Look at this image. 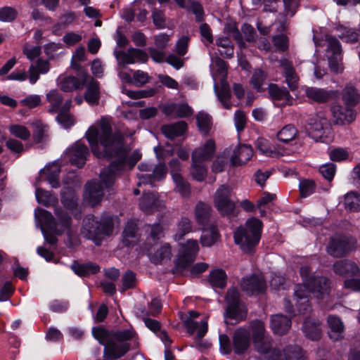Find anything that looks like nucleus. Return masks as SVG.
<instances>
[{
  "label": "nucleus",
  "instance_id": "1",
  "mask_svg": "<svg viewBox=\"0 0 360 360\" xmlns=\"http://www.w3.org/2000/svg\"><path fill=\"white\" fill-rule=\"evenodd\" d=\"M85 137L96 158H114L107 167L101 170V178L107 186L113 183L127 165L132 168L139 160V158L128 160L122 133L119 131L113 132L108 121L102 120L99 129L94 126L90 127Z\"/></svg>",
  "mask_w": 360,
  "mask_h": 360
},
{
  "label": "nucleus",
  "instance_id": "2",
  "mask_svg": "<svg viewBox=\"0 0 360 360\" xmlns=\"http://www.w3.org/2000/svg\"><path fill=\"white\" fill-rule=\"evenodd\" d=\"M263 224L256 218L248 219L243 226H238L233 232L234 243L245 253L252 254L262 236Z\"/></svg>",
  "mask_w": 360,
  "mask_h": 360
},
{
  "label": "nucleus",
  "instance_id": "3",
  "mask_svg": "<svg viewBox=\"0 0 360 360\" xmlns=\"http://www.w3.org/2000/svg\"><path fill=\"white\" fill-rule=\"evenodd\" d=\"M83 233L87 239L91 240L96 245H100L105 236H110L114 230V218L111 215L102 216L98 221L91 215L83 220Z\"/></svg>",
  "mask_w": 360,
  "mask_h": 360
},
{
  "label": "nucleus",
  "instance_id": "4",
  "mask_svg": "<svg viewBox=\"0 0 360 360\" xmlns=\"http://www.w3.org/2000/svg\"><path fill=\"white\" fill-rule=\"evenodd\" d=\"M39 214L43 219L46 226L54 234L58 236L63 235L65 231L69 234L72 226V217L65 210L60 207H56L54 209L56 218L51 212L41 209Z\"/></svg>",
  "mask_w": 360,
  "mask_h": 360
},
{
  "label": "nucleus",
  "instance_id": "5",
  "mask_svg": "<svg viewBox=\"0 0 360 360\" xmlns=\"http://www.w3.org/2000/svg\"><path fill=\"white\" fill-rule=\"evenodd\" d=\"M199 250L196 240L190 239L181 245L179 253L174 260V267L172 272L176 275H184V272L195 261Z\"/></svg>",
  "mask_w": 360,
  "mask_h": 360
},
{
  "label": "nucleus",
  "instance_id": "6",
  "mask_svg": "<svg viewBox=\"0 0 360 360\" xmlns=\"http://www.w3.org/2000/svg\"><path fill=\"white\" fill-rule=\"evenodd\" d=\"M309 126V136L316 142L327 143L332 133V127L329 120L319 114L311 115L307 120Z\"/></svg>",
  "mask_w": 360,
  "mask_h": 360
},
{
  "label": "nucleus",
  "instance_id": "7",
  "mask_svg": "<svg viewBox=\"0 0 360 360\" xmlns=\"http://www.w3.org/2000/svg\"><path fill=\"white\" fill-rule=\"evenodd\" d=\"M225 301L226 303L225 318L234 320L235 323H239L246 318L247 311L242 305L240 295L236 288L233 287L227 290Z\"/></svg>",
  "mask_w": 360,
  "mask_h": 360
},
{
  "label": "nucleus",
  "instance_id": "8",
  "mask_svg": "<svg viewBox=\"0 0 360 360\" xmlns=\"http://www.w3.org/2000/svg\"><path fill=\"white\" fill-rule=\"evenodd\" d=\"M230 196L231 188L226 185H221L215 193L214 206L223 217H231L233 214L236 204Z\"/></svg>",
  "mask_w": 360,
  "mask_h": 360
},
{
  "label": "nucleus",
  "instance_id": "9",
  "mask_svg": "<svg viewBox=\"0 0 360 360\" xmlns=\"http://www.w3.org/2000/svg\"><path fill=\"white\" fill-rule=\"evenodd\" d=\"M304 94L311 103H315L318 104L337 101L340 97V92L338 90L315 86L306 87Z\"/></svg>",
  "mask_w": 360,
  "mask_h": 360
},
{
  "label": "nucleus",
  "instance_id": "10",
  "mask_svg": "<svg viewBox=\"0 0 360 360\" xmlns=\"http://www.w3.org/2000/svg\"><path fill=\"white\" fill-rule=\"evenodd\" d=\"M352 248L353 243L348 237L335 235L330 238L326 251L333 257H343L352 251Z\"/></svg>",
  "mask_w": 360,
  "mask_h": 360
},
{
  "label": "nucleus",
  "instance_id": "11",
  "mask_svg": "<svg viewBox=\"0 0 360 360\" xmlns=\"http://www.w3.org/2000/svg\"><path fill=\"white\" fill-rule=\"evenodd\" d=\"M333 102L330 106V111L335 124H349L356 120V113L354 108Z\"/></svg>",
  "mask_w": 360,
  "mask_h": 360
},
{
  "label": "nucleus",
  "instance_id": "12",
  "mask_svg": "<svg viewBox=\"0 0 360 360\" xmlns=\"http://www.w3.org/2000/svg\"><path fill=\"white\" fill-rule=\"evenodd\" d=\"M240 288L248 295H257L266 292V283L262 276L252 274L242 278Z\"/></svg>",
  "mask_w": 360,
  "mask_h": 360
},
{
  "label": "nucleus",
  "instance_id": "13",
  "mask_svg": "<svg viewBox=\"0 0 360 360\" xmlns=\"http://www.w3.org/2000/svg\"><path fill=\"white\" fill-rule=\"evenodd\" d=\"M100 181H91L87 182L85 185L86 198L92 206L96 205L102 200L103 197V188H111L115 181V180L112 184L107 186L101 178V172H100Z\"/></svg>",
  "mask_w": 360,
  "mask_h": 360
},
{
  "label": "nucleus",
  "instance_id": "14",
  "mask_svg": "<svg viewBox=\"0 0 360 360\" xmlns=\"http://www.w3.org/2000/svg\"><path fill=\"white\" fill-rule=\"evenodd\" d=\"M66 153L69 157L70 164L77 166L78 168L84 167L89 155V148L79 141H76L68 148Z\"/></svg>",
  "mask_w": 360,
  "mask_h": 360
},
{
  "label": "nucleus",
  "instance_id": "15",
  "mask_svg": "<svg viewBox=\"0 0 360 360\" xmlns=\"http://www.w3.org/2000/svg\"><path fill=\"white\" fill-rule=\"evenodd\" d=\"M330 281L324 276H312L307 280L306 288L311 292L317 299H323L330 292Z\"/></svg>",
  "mask_w": 360,
  "mask_h": 360
},
{
  "label": "nucleus",
  "instance_id": "16",
  "mask_svg": "<svg viewBox=\"0 0 360 360\" xmlns=\"http://www.w3.org/2000/svg\"><path fill=\"white\" fill-rule=\"evenodd\" d=\"M300 0H283L284 11L279 13L276 19L278 32H283L287 30L289 24L288 15L290 18L295 15L300 7Z\"/></svg>",
  "mask_w": 360,
  "mask_h": 360
},
{
  "label": "nucleus",
  "instance_id": "17",
  "mask_svg": "<svg viewBox=\"0 0 360 360\" xmlns=\"http://www.w3.org/2000/svg\"><path fill=\"white\" fill-rule=\"evenodd\" d=\"M233 352L236 355L242 356L250 347L251 335L249 330L240 328L236 330L232 336Z\"/></svg>",
  "mask_w": 360,
  "mask_h": 360
},
{
  "label": "nucleus",
  "instance_id": "18",
  "mask_svg": "<svg viewBox=\"0 0 360 360\" xmlns=\"http://www.w3.org/2000/svg\"><path fill=\"white\" fill-rule=\"evenodd\" d=\"M268 93L274 105L278 107L291 105L292 103V97L285 86L280 87L276 84L270 83Z\"/></svg>",
  "mask_w": 360,
  "mask_h": 360
},
{
  "label": "nucleus",
  "instance_id": "19",
  "mask_svg": "<svg viewBox=\"0 0 360 360\" xmlns=\"http://www.w3.org/2000/svg\"><path fill=\"white\" fill-rule=\"evenodd\" d=\"M162 206L163 201L160 200L154 192H144L139 203V209L148 214L160 211Z\"/></svg>",
  "mask_w": 360,
  "mask_h": 360
},
{
  "label": "nucleus",
  "instance_id": "20",
  "mask_svg": "<svg viewBox=\"0 0 360 360\" xmlns=\"http://www.w3.org/2000/svg\"><path fill=\"white\" fill-rule=\"evenodd\" d=\"M335 274L342 277H353L359 274V268L357 264L349 259H341L333 265Z\"/></svg>",
  "mask_w": 360,
  "mask_h": 360
},
{
  "label": "nucleus",
  "instance_id": "21",
  "mask_svg": "<svg viewBox=\"0 0 360 360\" xmlns=\"http://www.w3.org/2000/svg\"><path fill=\"white\" fill-rule=\"evenodd\" d=\"M216 151V144L213 139H208L203 146L198 148L192 153V162H205L211 160Z\"/></svg>",
  "mask_w": 360,
  "mask_h": 360
},
{
  "label": "nucleus",
  "instance_id": "22",
  "mask_svg": "<svg viewBox=\"0 0 360 360\" xmlns=\"http://www.w3.org/2000/svg\"><path fill=\"white\" fill-rule=\"evenodd\" d=\"M253 150L250 146L239 145L233 150L231 157V164L234 167L241 166L246 164L252 157Z\"/></svg>",
  "mask_w": 360,
  "mask_h": 360
},
{
  "label": "nucleus",
  "instance_id": "23",
  "mask_svg": "<svg viewBox=\"0 0 360 360\" xmlns=\"http://www.w3.org/2000/svg\"><path fill=\"white\" fill-rule=\"evenodd\" d=\"M174 1L179 8L191 12L195 15L196 22L204 20V8L199 1L195 0H174Z\"/></svg>",
  "mask_w": 360,
  "mask_h": 360
},
{
  "label": "nucleus",
  "instance_id": "24",
  "mask_svg": "<svg viewBox=\"0 0 360 360\" xmlns=\"http://www.w3.org/2000/svg\"><path fill=\"white\" fill-rule=\"evenodd\" d=\"M330 328L328 336L333 341H338L344 338L345 326L342 320L336 315L330 314L327 317Z\"/></svg>",
  "mask_w": 360,
  "mask_h": 360
},
{
  "label": "nucleus",
  "instance_id": "25",
  "mask_svg": "<svg viewBox=\"0 0 360 360\" xmlns=\"http://www.w3.org/2000/svg\"><path fill=\"white\" fill-rule=\"evenodd\" d=\"M87 74H84L80 77L72 75L65 77L60 82V89L64 92L82 89L87 82Z\"/></svg>",
  "mask_w": 360,
  "mask_h": 360
},
{
  "label": "nucleus",
  "instance_id": "26",
  "mask_svg": "<svg viewBox=\"0 0 360 360\" xmlns=\"http://www.w3.org/2000/svg\"><path fill=\"white\" fill-rule=\"evenodd\" d=\"M270 325L275 334L283 335L285 334L291 327V318L281 314H274L271 317Z\"/></svg>",
  "mask_w": 360,
  "mask_h": 360
},
{
  "label": "nucleus",
  "instance_id": "27",
  "mask_svg": "<svg viewBox=\"0 0 360 360\" xmlns=\"http://www.w3.org/2000/svg\"><path fill=\"white\" fill-rule=\"evenodd\" d=\"M253 343L256 350L265 355V357L271 352L272 348L271 341L264 334L262 329L255 331L252 335Z\"/></svg>",
  "mask_w": 360,
  "mask_h": 360
},
{
  "label": "nucleus",
  "instance_id": "28",
  "mask_svg": "<svg viewBox=\"0 0 360 360\" xmlns=\"http://www.w3.org/2000/svg\"><path fill=\"white\" fill-rule=\"evenodd\" d=\"M188 129L187 123L185 121H179L174 124H165L162 127V133L170 140L181 136L185 134Z\"/></svg>",
  "mask_w": 360,
  "mask_h": 360
},
{
  "label": "nucleus",
  "instance_id": "29",
  "mask_svg": "<svg viewBox=\"0 0 360 360\" xmlns=\"http://www.w3.org/2000/svg\"><path fill=\"white\" fill-rule=\"evenodd\" d=\"M71 269L75 274L80 277H89L90 275H94L100 271L99 265L91 262L79 263L75 261L71 266Z\"/></svg>",
  "mask_w": 360,
  "mask_h": 360
},
{
  "label": "nucleus",
  "instance_id": "30",
  "mask_svg": "<svg viewBox=\"0 0 360 360\" xmlns=\"http://www.w3.org/2000/svg\"><path fill=\"white\" fill-rule=\"evenodd\" d=\"M60 202L67 210H75L78 205V197L75 189L70 186L64 187L60 191Z\"/></svg>",
  "mask_w": 360,
  "mask_h": 360
},
{
  "label": "nucleus",
  "instance_id": "31",
  "mask_svg": "<svg viewBox=\"0 0 360 360\" xmlns=\"http://www.w3.org/2000/svg\"><path fill=\"white\" fill-rule=\"evenodd\" d=\"M343 103L354 108L359 102L360 95L357 89L351 84H347L340 93Z\"/></svg>",
  "mask_w": 360,
  "mask_h": 360
},
{
  "label": "nucleus",
  "instance_id": "32",
  "mask_svg": "<svg viewBox=\"0 0 360 360\" xmlns=\"http://www.w3.org/2000/svg\"><path fill=\"white\" fill-rule=\"evenodd\" d=\"M283 68V73L285 82L291 91H295L298 87L299 77L291 62L285 60L281 63Z\"/></svg>",
  "mask_w": 360,
  "mask_h": 360
},
{
  "label": "nucleus",
  "instance_id": "33",
  "mask_svg": "<svg viewBox=\"0 0 360 360\" xmlns=\"http://www.w3.org/2000/svg\"><path fill=\"white\" fill-rule=\"evenodd\" d=\"M60 169L55 164L47 165L44 169L40 170V174L46 176V180L49 183L53 188L60 187L59 175Z\"/></svg>",
  "mask_w": 360,
  "mask_h": 360
},
{
  "label": "nucleus",
  "instance_id": "34",
  "mask_svg": "<svg viewBox=\"0 0 360 360\" xmlns=\"http://www.w3.org/2000/svg\"><path fill=\"white\" fill-rule=\"evenodd\" d=\"M302 330L305 336L313 341L321 338V330L318 321L306 319L302 326Z\"/></svg>",
  "mask_w": 360,
  "mask_h": 360
},
{
  "label": "nucleus",
  "instance_id": "35",
  "mask_svg": "<svg viewBox=\"0 0 360 360\" xmlns=\"http://www.w3.org/2000/svg\"><path fill=\"white\" fill-rule=\"evenodd\" d=\"M150 261L154 264H161L164 262L170 260L172 250L169 244L166 243L158 248L154 253L149 252Z\"/></svg>",
  "mask_w": 360,
  "mask_h": 360
},
{
  "label": "nucleus",
  "instance_id": "36",
  "mask_svg": "<svg viewBox=\"0 0 360 360\" xmlns=\"http://www.w3.org/2000/svg\"><path fill=\"white\" fill-rule=\"evenodd\" d=\"M99 82L91 77L86 86L84 99L90 105H97L100 98Z\"/></svg>",
  "mask_w": 360,
  "mask_h": 360
},
{
  "label": "nucleus",
  "instance_id": "37",
  "mask_svg": "<svg viewBox=\"0 0 360 360\" xmlns=\"http://www.w3.org/2000/svg\"><path fill=\"white\" fill-rule=\"evenodd\" d=\"M167 174V167L164 162L159 163L153 169L150 174L142 175L141 180L143 184H152L154 181L162 180Z\"/></svg>",
  "mask_w": 360,
  "mask_h": 360
},
{
  "label": "nucleus",
  "instance_id": "38",
  "mask_svg": "<svg viewBox=\"0 0 360 360\" xmlns=\"http://www.w3.org/2000/svg\"><path fill=\"white\" fill-rule=\"evenodd\" d=\"M211 210L212 209L209 205L202 202H198L195 209V216L199 225L205 226L208 224Z\"/></svg>",
  "mask_w": 360,
  "mask_h": 360
},
{
  "label": "nucleus",
  "instance_id": "39",
  "mask_svg": "<svg viewBox=\"0 0 360 360\" xmlns=\"http://www.w3.org/2000/svg\"><path fill=\"white\" fill-rule=\"evenodd\" d=\"M227 276L221 269L212 270L209 274V283L212 288L224 289L226 285Z\"/></svg>",
  "mask_w": 360,
  "mask_h": 360
},
{
  "label": "nucleus",
  "instance_id": "40",
  "mask_svg": "<svg viewBox=\"0 0 360 360\" xmlns=\"http://www.w3.org/2000/svg\"><path fill=\"white\" fill-rule=\"evenodd\" d=\"M137 225L135 222L129 221L126 224L122 232V243L126 247H132L136 243Z\"/></svg>",
  "mask_w": 360,
  "mask_h": 360
},
{
  "label": "nucleus",
  "instance_id": "41",
  "mask_svg": "<svg viewBox=\"0 0 360 360\" xmlns=\"http://www.w3.org/2000/svg\"><path fill=\"white\" fill-rule=\"evenodd\" d=\"M215 93L219 102L225 109L229 110L231 104L229 100L231 98V92L229 84L226 81H221L220 90L215 86Z\"/></svg>",
  "mask_w": 360,
  "mask_h": 360
},
{
  "label": "nucleus",
  "instance_id": "42",
  "mask_svg": "<svg viewBox=\"0 0 360 360\" xmlns=\"http://www.w3.org/2000/svg\"><path fill=\"white\" fill-rule=\"evenodd\" d=\"M193 231L192 221L186 217H182L176 225V233L174 235V239L176 241H180L188 233Z\"/></svg>",
  "mask_w": 360,
  "mask_h": 360
},
{
  "label": "nucleus",
  "instance_id": "43",
  "mask_svg": "<svg viewBox=\"0 0 360 360\" xmlns=\"http://www.w3.org/2000/svg\"><path fill=\"white\" fill-rule=\"evenodd\" d=\"M196 123L199 131L203 135L207 136L212 126V118L207 112H199L196 116Z\"/></svg>",
  "mask_w": 360,
  "mask_h": 360
},
{
  "label": "nucleus",
  "instance_id": "44",
  "mask_svg": "<svg viewBox=\"0 0 360 360\" xmlns=\"http://www.w3.org/2000/svg\"><path fill=\"white\" fill-rule=\"evenodd\" d=\"M134 336V331L129 329L117 330L110 331L111 340H113L117 345L128 344L129 349L131 344L128 342Z\"/></svg>",
  "mask_w": 360,
  "mask_h": 360
},
{
  "label": "nucleus",
  "instance_id": "45",
  "mask_svg": "<svg viewBox=\"0 0 360 360\" xmlns=\"http://www.w3.org/2000/svg\"><path fill=\"white\" fill-rule=\"evenodd\" d=\"M336 31L339 32L338 37L343 41L355 43L358 40L359 33L354 28H350L339 25L335 27Z\"/></svg>",
  "mask_w": 360,
  "mask_h": 360
},
{
  "label": "nucleus",
  "instance_id": "46",
  "mask_svg": "<svg viewBox=\"0 0 360 360\" xmlns=\"http://www.w3.org/2000/svg\"><path fill=\"white\" fill-rule=\"evenodd\" d=\"M298 131L292 124H288L283 127L276 134L279 141L288 143L295 140Z\"/></svg>",
  "mask_w": 360,
  "mask_h": 360
},
{
  "label": "nucleus",
  "instance_id": "47",
  "mask_svg": "<svg viewBox=\"0 0 360 360\" xmlns=\"http://www.w3.org/2000/svg\"><path fill=\"white\" fill-rule=\"evenodd\" d=\"M35 196L39 204L47 207L56 203L58 201L57 198L53 196L51 191H47L40 188H36Z\"/></svg>",
  "mask_w": 360,
  "mask_h": 360
},
{
  "label": "nucleus",
  "instance_id": "48",
  "mask_svg": "<svg viewBox=\"0 0 360 360\" xmlns=\"http://www.w3.org/2000/svg\"><path fill=\"white\" fill-rule=\"evenodd\" d=\"M46 99L51 104L49 111L51 113L58 112L63 101L61 94L57 89H52L46 94Z\"/></svg>",
  "mask_w": 360,
  "mask_h": 360
},
{
  "label": "nucleus",
  "instance_id": "49",
  "mask_svg": "<svg viewBox=\"0 0 360 360\" xmlns=\"http://www.w3.org/2000/svg\"><path fill=\"white\" fill-rule=\"evenodd\" d=\"M345 207L350 212L360 211V195L356 192H349L345 195Z\"/></svg>",
  "mask_w": 360,
  "mask_h": 360
},
{
  "label": "nucleus",
  "instance_id": "50",
  "mask_svg": "<svg viewBox=\"0 0 360 360\" xmlns=\"http://www.w3.org/2000/svg\"><path fill=\"white\" fill-rule=\"evenodd\" d=\"M266 79V73L262 70L261 69H257L254 71L251 78H250V84L252 85L253 89H255L258 92H262L265 91V89L262 87Z\"/></svg>",
  "mask_w": 360,
  "mask_h": 360
},
{
  "label": "nucleus",
  "instance_id": "51",
  "mask_svg": "<svg viewBox=\"0 0 360 360\" xmlns=\"http://www.w3.org/2000/svg\"><path fill=\"white\" fill-rule=\"evenodd\" d=\"M173 181L175 183V189L183 197L189 196L191 194L190 184L183 178L181 174L173 175Z\"/></svg>",
  "mask_w": 360,
  "mask_h": 360
},
{
  "label": "nucleus",
  "instance_id": "52",
  "mask_svg": "<svg viewBox=\"0 0 360 360\" xmlns=\"http://www.w3.org/2000/svg\"><path fill=\"white\" fill-rule=\"evenodd\" d=\"M316 183L312 179H304L300 180L299 184V191L301 198H307L315 192Z\"/></svg>",
  "mask_w": 360,
  "mask_h": 360
},
{
  "label": "nucleus",
  "instance_id": "53",
  "mask_svg": "<svg viewBox=\"0 0 360 360\" xmlns=\"http://www.w3.org/2000/svg\"><path fill=\"white\" fill-rule=\"evenodd\" d=\"M219 234L217 231L212 228L202 232L200 237V243L202 246L210 247L213 245L219 239Z\"/></svg>",
  "mask_w": 360,
  "mask_h": 360
},
{
  "label": "nucleus",
  "instance_id": "54",
  "mask_svg": "<svg viewBox=\"0 0 360 360\" xmlns=\"http://www.w3.org/2000/svg\"><path fill=\"white\" fill-rule=\"evenodd\" d=\"M92 335L99 344L104 346V348L110 341H114L111 339L108 340V338L110 337V332L102 326L94 327Z\"/></svg>",
  "mask_w": 360,
  "mask_h": 360
},
{
  "label": "nucleus",
  "instance_id": "55",
  "mask_svg": "<svg viewBox=\"0 0 360 360\" xmlns=\"http://www.w3.org/2000/svg\"><path fill=\"white\" fill-rule=\"evenodd\" d=\"M286 360H305L302 349L297 345H288L283 349Z\"/></svg>",
  "mask_w": 360,
  "mask_h": 360
},
{
  "label": "nucleus",
  "instance_id": "56",
  "mask_svg": "<svg viewBox=\"0 0 360 360\" xmlns=\"http://www.w3.org/2000/svg\"><path fill=\"white\" fill-rule=\"evenodd\" d=\"M203 162H192V168L191 174L193 178L198 181L205 180L207 175V168L202 165Z\"/></svg>",
  "mask_w": 360,
  "mask_h": 360
},
{
  "label": "nucleus",
  "instance_id": "57",
  "mask_svg": "<svg viewBox=\"0 0 360 360\" xmlns=\"http://www.w3.org/2000/svg\"><path fill=\"white\" fill-rule=\"evenodd\" d=\"M122 281L121 291L124 292L134 288L136 283V274L131 270L126 271L122 276Z\"/></svg>",
  "mask_w": 360,
  "mask_h": 360
},
{
  "label": "nucleus",
  "instance_id": "58",
  "mask_svg": "<svg viewBox=\"0 0 360 360\" xmlns=\"http://www.w3.org/2000/svg\"><path fill=\"white\" fill-rule=\"evenodd\" d=\"M18 13L17 10L11 6H3L0 8V21L11 22L14 21Z\"/></svg>",
  "mask_w": 360,
  "mask_h": 360
},
{
  "label": "nucleus",
  "instance_id": "59",
  "mask_svg": "<svg viewBox=\"0 0 360 360\" xmlns=\"http://www.w3.org/2000/svg\"><path fill=\"white\" fill-rule=\"evenodd\" d=\"M219 350L224 355H229L233 351V340L226 334L219 335Z\"/></svg>",
  "mask_w": 360,
  "mask_h": 360
},
{
  "label": "nucleus",
  "instance_id": "60",
  "mask_svg": "<svg viewBox=\"0 0 360 360\" xmlns=\"http://www.w3.org/2000/svg\"><path fill=\"white\" fill-rule=\"evenodd\" d=\"M9 131L12 135L24 141L27 140L30 136V131L23 125H11Z\"/></svg>",
  "mask_w": 360,
  "mask_h": 360
},
{
  "label": "nucleus",
  "instance_id": "61",
  "mask_svg": "<svg viewBox=\"0 0 360 360\" xmlns=\"http://www.w3.org/2000/svg\"><path fill=\"white\" fill-rule=\"evenodd\" d=\"M328 43V51H331V55H341L342 46L338 39L333 36L328 35L326 39Z\"/></svg>",
  "mask_w": 360,
  "mask_h": 360
},
{
  "label": "nucleus",
  "instance_id": "62",
  "mask_svg": "<svg viewBox=\"0 0 360 360\" xmlns=\"http://www.w3.org/2000/svg\"><path fill=\"white\" fill-rule=\"evenodd\" d=\"M256 148L260 151L261 153L267 156H271L273 150L271 148L269 141L262 137H259L255 142Z\"/></svg>",
  "mask_w": 360,
  "mask_h": 360
},
{
  "label": "nucleus",
  "instance_id": "63",
  "mask_svg": "<svg viewBox=\"0 0 360 360\" xmlns=\"http://www.w3.org/2000/svg\"><path fill=\"white\" fill-rule=\"evenodd\" d=\"M335 172L336 165L334 163H327L319 167V172L328 181H331L333 179Z\"/></svg>",
  "mask_w": 360,
  "mask_h": 360
},
{
  "label": "nucleus",
  "instance_id": "64",
  "mask_svg": "<svg viewBox=\"0 0 360 360\" xmlns=\"http://www.w3.org/2000/svg\"><path fill=\"white\" fill-rule=\"evenodd\" d=\"M56 120L65 129L70 128L75 124L73 116L63 111H59Z\"/></svg>",
  "mask_w": 360,
  "mask_h": 360
}]
</instances>
